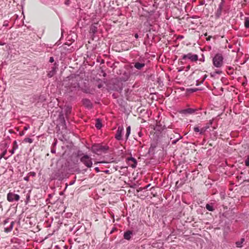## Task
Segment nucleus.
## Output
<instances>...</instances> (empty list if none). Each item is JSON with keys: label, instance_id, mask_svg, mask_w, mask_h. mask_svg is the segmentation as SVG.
I'll return each mask as SVG.
<instances>
[{"label": "nucleus", "instance_id": "9d476101", "mask_svg": "<svg viewBox=\"0 0 249 249\" xmlns=\"http://www.w3.org/2000/svg\"><path fill=\"white\" fill-rule=\"evenodd\" d=\"M222 6L221 4H219L218 8L216 11L215 12V16L216 18H218L220 17L222 13Z\"/></svg>", "mask_w": 249, "mask_h": 249}, {"label": "nucleus", "instance_id": "4be33fe9", "mask_svg": "<svg viewBox=\"0 0 249 249\" xmlns=\"http://www.w3.org/2000/svg\"><path fill=\"white\" fill-rule=\"evenodd\" d=\"M193 129L194 131H195L196 132H199V133L200 134V129H199V127L195 126Z\"/></svg>", "mask_w": 249, "mask_h": 249}, {"label": "nucleus", "instance_id": "393cba45", "mask_svg": "<svg viewBox=\"0 0 249 249\" xmlns=\"http://www.w3.org/2000/svg\"><path fill=\"white\" fill-rule=\"evenodd\" d=\"M236 247L238 248H241L242 247V244L240 241H237L235 243Z\"/></svg>", "mask_w": 249, "mask_h": 249}, {"label": "nucleus", "instance_id": "37998d69", "mask_svg": "<svg viewBox=\"0 0 249 249\" xmlns=\"http://www.w3.org/2000/svg\"><path fill=\"white\" fill-rule=\"evenodd\" d=\"M95 169H96V170L98 171V168H97V167H96V168H95Z\"/></svg>", "mask_w": 249, "mask_h": 249}, {"label": "nucleus", "instance_id": "39448f33", "mask_svg": "<svg viewBox=\"0 0 249 249\" xmlns=\"http://www.w3.org/2000/svg\"><path fill=\"white\" fill-rule=\"evenodd\" d=\"M20 196L18 195L14 194L12 192H9L7 195V199L9 202H13L14 200L18 201Z\"/></svg>", "mask_w": 249, "mask_h": 249}, {"label": "nucleus", "instance_id": "f03ea898", "mask_svg": "<svg viewBox=\"0 0 249 249\" xmlns=\"http://www.w3.org/2000/svg\"><path fill=\"white\" fill-rule=\"evenodd\" d=\"M223 56L221 53H216L213 58V64L216 68H221L223 66Z\"/></svg>", "mask_w": 249, "mask_h": 249}, {"label": "nucleus", "instance_id": "72a5a7b5", "mask_svg": "<svg viewBox=\"0 0 249 249\" xmlns=\"http://www.w3.org/2000/svg\"><path fill=\"white\" fill-rule=\"evenodd\" d=\"M211 38H212L211 36H209L208 37L206 38V40L209 41V40H210Z\"/></svg>", "mask_w": 249, "mask_h": 249}, {"label": "nucleus", "instance_id": "2eb2a0df", "mask_svg": "<svg viewBox=\"0 0 249 249\" xmlns=\"http://www.w3.org/2000/svg\"><path fill=\"white\" fill-rule=\"evenodd\" d=\"M128 160L133 162V164L131 165L132 168H135L137 165V161L134 158H130L128 159Z\"/></svg>", "mask_w": 249, "mask_h": 249}, {"label": "nucleus", "instance_id": "a878e982", "mask_svg": "<svg viewBox=\"0 0 249 249\" xmlns=\"http://www.w3.org/2000/svg\"><path fill=\"white\" fill-rule=\"evenodd\" d=\"M28 175L29 176V177L30 176L35 177L36 175V174L34 172H30L28 173Z\"/></svg>", "mask_w": 249, "mask_h": 249}, {"label": "nucleus", "instance_id": "0eeeda50", "mask_svg": "<svg viewBox=\"0 0 249 249\" xmlns=\"http://www.w3.org/2000/svg\"><path fill=\"white\" fill-rule=\"evenodd\" d=\"M123 130V127H118L115 137L117 140H121L122 139V133Z\"/></svg>", "mask_w": 249, "mask_h": 249}, {"label": "nucleus", "instance_id": "7ed1b4c3", "mask_svg": "<svg viewBox=\"0 0 249 249\" xmlns=\"http://www.w3.org/2000/svg\"><path fill=\"white\" fill-rule=\"evenodd\" d=\"M109 147L107 145H103L101 144H94L92 146V151L96 153H106Z\"/></svg>", "mask_w": 249, "mask_h": 249}, {"label": "nucleus", "instance_id": "ea45409f", "mask_svg": "<svg viewBox=\"0 0 249 249\" xmlns=\"http://www.w3.org/2000/svg\"><path fill=\"white\" fill-rule=\"evenodd\" d=\"M213 120H210L209 123L208 124H209V125H211L212 124V123H213Z\"/></svg>", "mask_w": 249, "mask_h": 249}, {"label": "nucleus", "instance_id": "423d86ee", "mask_svg": "<svg viewBox=\"0 0 249 249\" xmlns=\"http://www.w3.org/2000/svg\"><path fill=\"white\" fill-rule=\"evenodd\" d=\"M187 58L190 59L192 62H196L198 60V55L190 53L187 54H184L182 57V60H185Z\"/></svg>", "mask_w": 249, "mask_h": 249}, {"label": "nucleus", "instance_id": "cd10ccee", "mask_svg": "<svg viewBox=\"0 0 249 249\" xmlns=\"http://www.w3.org/2000/svg\"><path fill=\"white\" fill-rule=\"evenodd\" d=\"M6 150H5L4 151H3L0 155V159H1L2 158L4 157V156H5V155L6 154Z\"/></svg>", "mask_w": 249, "mask_h": 249}, {"label": "nucleus", "instance_id": "58836bf2", "mask_svg": "<svg viewBox=\"0 0 249 249\" xmlns=\"http://www.w3.org/2000/svg\"><path fill=\"white\" fill-rule=\"evenodd\" d=\"M134 36L136 38H138L139 37V36H138V34H135L134 35Z\"/></svg>", "mask_w": 249, "mask_h": 249}, {"label": "nucleus", "instance_id": "6e6552de", "mask_svg": "<svg viewBox=\"0 0 249 249\" xmlns=\"http://www.w3.org/2000/svg\"><path fill=\"white\" fill-rule=\"evenodd\" d=\"M134 67L135 68L137 69L138 70H142L145 66V63H140L139 62H136L133 63Z\"/></svg>", "mask_w": 249, "mask_h": 249}, {"label": "nucleus", "instance_id": "412c9836", "mask_svg": "<svg viewBox=\"0 0 249 249\" xmlns=\"http://www.w3.org/2000/svg\"><path fill=\"white\" fill-rule=\"evenodd\" d=\"M24 142L31 143L33 142V140L29 138H25L24 140Z\"/></svg>", "mask_w": 249, "mask_h": 249}, {"label": "nucleus", "instance_id": "f257e3e1", "mask_svg": "<svg viewBox=\"0 0 249 249\" xmlns=\"http://www.w3.org/2000/svg\"><path fill=\"white\" fill-rule=\"evenodd\" d=\"M65 87L67 89L68 92H72L77 90L79 87V84L75 77H71L69 79L68 83L65 84Z\"/></svg>", "mask_w": 249, "mask_h": 249}, {"label": "nucleus", "instance_id": "79ce46f5", "mask_svg": "<svg viewBox=\"0 0 249 249\" xmlns=\"http://www.w3.org/2000/svg\"><path fill=\"white\" fill-rule=\"evenodd\" d=\"M24 129V130H27V129H28V128H27V127H25Z\"/></svg>", "mask_w": 249, "mask_h": 249}, {"label": "nucleus", "instance_id": "9b49d317", "mask_svg": "<svg viewBox=\"0 0 249 249\" xmlns=\"http://www.w3.org/2000/svg\"><path fill=\"white\" fill-rule=\"evenodd\" d=\"M207 75L205 74L203 75V77L201 78L197 79L196 81V86H198V85L201 84L202 83H203V82L205 80V79L207 78Z\"/></svg>", "mask_w": 249, "mask_h": 249}, {"label": "nucleus", "instance_id": "c9c22d12", "mask_svg": "<svg viewBox=\"0 0 249 249\" xmlns=\"http://www.w3.org/2000/svg\"><path fill=\"white\" fill-rule=\"evenodd\" d=\"M244 241H245V239L244 238H242L241 239V241H240V242L241 243V244H242Z\"/></svg>", "mask_w": 249, "mask_h": 249}, {"label": "nucleus", "instance_id": "7c9ffc66", "mask_svg": "<svg viewBox=\"0 0 249 249\" xmlns=\"http://www.w3.org/2000/svg\"><path fill=\"white\" fill-rule=\"evenodd\" d=\"M83 91L86 93H91L89 89H84Z\"/></svg>", "mask_w": 249, "mask_h": 249}, {"label": "nucleus", "instance_id": "e433bc0d", "mask_svg": "<svg viewBox=\"0 0 249 249\" xmlns=\"http://www.w3.org/2000/svg\"><path fill=\"white\" fill-rule=\"evenodd\" d=\"M215 72L217 74H220L222 73V71H217Z\"/></svg>", "mask_w": 249, "mask_h": 249}, {"label": "nucleus", "instance_id": "6ab92c4d", "mask_svg": "<svg viewBox=\"0 0 249 249\" xmlns=\"http://www.w3.org/2000/svg\"><path fill=\"white\" fill-rule=\"evenodd\" d=\"M195 110L191 108H188L184 110L185 112L189 114H192L195 112Z\"/></svg>", "mask_w": 249, "mask_h": 249}, {"label": "nucleus", "instance_id": "f704fd0d", "mask_svg": "<svg viewBox=\"0 0 249 249\" xmlns=\"http://www.w3.org/2000/svg\"><path fill=\"white\" fill-rule=\"evenodd\" d=\"M244 241H245V239L244 238H242L241 239V241H240V242L241 243V244H242Z\"/></svg>", "mask_w": 249, "mask_h": 249}, {"label": "nucleus", "instance_id": "2f4dec72", "mask_svg": "<svg viewBox=\"0 0 249 249\" xmlns=\"http://www.w3.org/2000/svg\"><path fill=\"white\" fill-rule=\"evenodd\" d=\"M49 61L51 63L53 62L54 61V59H53V57H51L50 58V60H49Z\"/></svg>", "mask_w": 249, "mask_h": 249}, {"label": "nucleus", "instance_id": "c756f323", "mask_svg": "<svg viewBox=\"0 0 249 249\" xmlns=\"http://www.w3.org/2000/svg\"><path fill=\"white\" fill-rule=\"evenodd\" d=\"M29 177H30L28 175L27 176H26V177H25L24 178V180H26L27 181H28L29 180Z\"/></svg>", "mask_w": 249, "mask_h": 249}, {"label": "nucleus", "instance_id": "20e7f679", "mask_svg": "<svg viewBox=\"0 0 249 249\" xmlns=\"http://www.w3.org/2000/svg\"><path fill=\"white\" fill-rule=\"evenodd\" d=\"M80 161L88 167H91L92 165L91 158L88 155H84L82 157Z\"/></svg>", "mask_w": 249, "mask_h": 249}, {"label": "nucleus", "instance_id": "473e14b6", "mask_svg": "<svg viewBox=\"0 0 249 249\" xmlns=\"http://www.w3.org/2000/svg\"><path fill=\"white\" fill-rule=\"evenodd\" d=\"M97 87L99 89H100L103 87V85L102 84H99L98 85Z\"/></svg>", "mask_w": 249, "mask_h": 249}, {"label": "nucleus", "instance_id": "ddd939ff", "mask_svg": "<svg viewBox=\"0 0 249 249\" xmlns=\"http://www.w3.org/2000/svg\"><path fill=\"white\" fill-rule=\"evenodd\" d=\"M14 224H15V222L14 221L11 222L9 227L5 228L4 231L6 233L10 232L13 228Z\"/></svg>", "mask_w": 249, "mask_h": 249}, {"label": "nucleus", "instance_id": "bb28decb", "mask_svg": "<svg viewBox=\"0 0 249 249\" xmlns=\"http://www.w3.org/2000/svg\"><path fill=\"white\" fill-rule=\"evenodd\" d=\"M54 74V72H53V70L52 71H50L48 74V76L49 77H51L53 76Z\"/></svg>", "mask_w": 249, "mask_h": 249}, {"label": "nucleus", "instance_id": "5701e85b", "mask_svg": "<svg viewBox=\"0 0 249 249\" xmlns=\"http://www.w3.org/2000/svg\"><path fill=\"white\" fill-rule=\"evenodd\" d=\"M18 148V145L17 144V142L15 141L13 142V148L14 149H16Z\"/></svg>", "mask_w": 249, "mask_h": 249}, {"label": "nucleus", "instance_id": "1a4fd4ad", "mask_svg": "<svg viewBox=\"0 0 249 249\" xmlns=\"http://www.w3.org/2000/svg\"><path fill=\"white\" fill-rule=\"evenodd\" d=\"M82 103L83 104L88 108H91L92 107V103L88 99H83L82 100Z\"/></svg>", "mask_w": 249, "mask_h": 249}, {"label": "nucleus", "instance_id": "4468645a", "mask_svg": "<svg viewBox=\"0 0 249 249\" xmlns=\"http://www.w3.org/2000/svg\"><path fill=\"white\" fill-rule=\"evenodd\" d=\"M95 126L98 129H100L102 126L101 121L99 119L96 120Z\"/></svg>", "mask_w": 249, "mask_h": 249}, {"label": "nucleus", "instance_id": "c85d7f7f", "mask_svg": "<svg viewBox=\"0 0 249 249\" xmlns=\"http://www.w3.org/2000/svg\"><path fill=\"white\" fill-rule=\"evenodd\" d=\"M180 137L179 136L178 138L176 140H174V141H172V144L176 143V142L178 141V140L180 139Z\"/></svg>", "mask_w": 249, "mask_h": 249}, {"label": "nucleus", "instance_id": "a211bd4d", "mask_svg": "<svg viewBox=\"0 0 249 249\" xmlns=\"http://www.w3.org/2000/svg\"><path fill=\"white\" fill-rule=\"evenodd\" d=\"M244 25L246 28H249V18H245Z\"/></svg>", "mask_w": 249, "mask_h": 249}, {"label": "nucleus", "instance_id": "f3484780", "mask_svg": "<svg viewBox=\"0 0 249 249\" xmlns=\"http://www.w3.org/2000/svg\"><path fill=\"white\" fill-rule=\"evenodd\" d=\"M130 131H131V127L130 126H129L126 128V132L125 134V137H126V140L128 139V138L130 134Z\"/></svg>", "mask_w": 249, "mask_h": 249}, {"label": "nucleus", "instance_id": "4c0bfd02", "mask_svg": "<svg viewBox=\"0 0 249 249\" xmlns=\"http://www.w3.org/2000/svg\"><path fill=\"white\" fill-rule=\"evenodd\" d=\"M203 73V72L202 71H198L197 74L198 75H201Z\"/></svg>", "mask_w": 249, "mask_h": 249}, {"label": "nucleus", "instance_id": "a19ab883", "mask_svg": "<svg viewBox=\"0 0 249 249\" xmlns=\"http://www.w3.org/2000/svg\"><path fill=\"white\" fill-rule=\"evenodd\" d=\"M14 150H15V149H13L11 151V154H13L14 153Z\"/></svg>", "mask_w": 249, "mask_h": 249}, {"label": "nucleus", "instance_id": "aec40b11", "mask_svg": "<svg viewBox=\"0 0 249 249\" xmlns=\"http://www.w3.org/2000/svg\"><path fill=\"white\" fill-rule=\"evenodd\" d=\"M206 208L209 211H213L214 210L213 207L208 204L206 205Z\"/></svg>", "mask_w": 249, "mask_h": 249}, {"label": "nucleus", "instance_id": "dca6fc26", "mask_svg": "<svg viewBox=\"0 0 249 249\" xmlns=\"http://www.w3.org/2000/svg\"><path fill=\"white\" fill-rule=\"evenodd\" d=\"M210 127V125L208 124H206V126L200 129V134H203L205 131Z\"/></svg>", "mask_w": 249, "mask_h": 249}, {"label": "nucleus", "instance_id": "f8f14e48", "mask_svg": "<svg viewBox=\"0 0 249 249\" xmlns=\"http://www.w3.org/2000/svg\"><path fill=\"white\" fill-rule=\"evenodd\" d=\"M132 234V232L130 231H128L124 232V237L125 239L130 240L131 237V235Z\"/></svg>", "mask_w": 249, "mask_h": 249}, {"label": "nucleus", "instance_id": "b1692460", "mask_svg": "<svg viewBox=\"0 0 249 249\" xmlns=\"http://www.w3.org/2000/svg\"><path fill=\"white\" fill-rule=\"evenodd\" d=\"M245 165L247 166H249V156L245 161Z\"/></svg>", "mask_w": 249, "mask_h": 249}]
</instances>
